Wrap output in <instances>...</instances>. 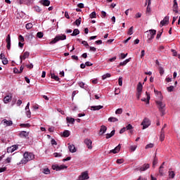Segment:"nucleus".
Segmentation results:
<instances>
[{
	"label": "nucleus",
	"mask_w": 180,
	"mask_h": 180,
	"mask_svg": "<svg viewBox=\"0 0 180 180\" xmlns=\"http://www.w3.org/2000/svg\"><path fill=\"white\" fill-rule=\"evenodd\" d=\"M165 139V131H164V128H162L160 131V141H164Z\"/></svg>",
	"instance_id": "obj_15"
},
{
	"label": "nucleus",
	"mask_w": 180,
	"mask_h": 180,
	"mask_svg": "<svg viewBox=\"0 0 180 180\" xmlns=\"http://www.w3.org/2000/svg\"><path fill=\"white\" fill-rule=\"evenodd\" d=\"M68 148L70 153H77V148H75V146H74V144L69 145Z\"/></svg>",
	"instance_id": "obj_22"
},
{
	"label": "nucleus",
	"mask_w": 180,
	"mask_h": 180,
	"mask_svg": "<svg viewBox=\"0 0 180 180\" xmlns=\"http://www.w3.org/2000/svg\"><path fill=\"white\" fill-rule=\"evenodd\" d=\"M43 36H44V34L41 32H39L37 34V37H38L39 39L43 38Z\"/></svg>",
	"instance_id": "obj_43"
},
{
	"label": "nucleus",
	"mask_w": 180,
	"mask_h": 180,
	"mask_svg": "<svg viewBox=\"0 0 180 180\" xmlns=\"http://www.w3.org/2000/svg\"><path fill=\"white\" fill-rule=\"evenodd\" d=\"M126 130H131L133 129V126L131 124H129L126 127Z\"/></svg>",
	"instance_id": "obj_48"
},
{
	"label": "nucleus",
	"mask_w": 180,
	"mask_h": 180,
	"mask_svg": "<svg viewBox=\"0 0 180 180\" xmlns=\"http://www.w3.org/2000/svg\"><path fill=\"white\" fill-rule=\"evenodd\" d=\"M6 43H7V50H11V34H8L6 39Z\"/></svg>",
	"instance_id": "obj_11"
},
{
	"label": "nucleus",
	"mask_w": 180,
	"mask_h": 180,
	"mask_svg": "<svg viewBox=\"0 0 180 180\" xmlns=\"http://www.w3.org/2000/svg\"><path fill=\"white\" fill-rule=\"evenodd\" d=\"M118 84H119L120 86H122V85H123V78L120 77L118 79Z\"/></svg>",
	"instance_id": "obj_47"
},
{
	"label": "nucleus",
	"mask_w": 180,
	"mask_h": 180,
	"mask_svg": "<svg viewBox=\"0 0 180 180\" xmlns=\"http://www.w3.org/2000/svg\"><path fill=\"white\" fill-rule=\"evenodd\" d=\"M133 30H134V28L133 27H131L129 29L127 34H129V36H131V34H133Z\"/></svg>",
	"instance_id": "obj_40"
},
{
	"label": "nucleus",
	"mask_w": 180,
	"mask_h": 180,
	"mask_svg": "<svg viewBox=\"0 0 180 180\" xmlns=\"http://www.w3.org/2000/svg\"><path fill=\"white\" fill-rule=\"evenodd\" d=\"M153 147H154V144L153 143H149L148 145L146 146L145 148H153Z\"/></svg>",
	"instance_id": "obj_50"
},
{
	"label": "nucleus",
	"mask_w": 180,
	"mask_h": 180,
	"mask_svg": "<svg viewBox=\"0 0 180 180\" xmlns=\"http://www.w3.org/2000/svg\"><path fill=\"white\" fill-rule=\"evenodd\" d=\"M178 9H179L178 6H173L174 12H175L176 13H178Z\"/></svg>",
	"instance_id": "obj_51"
},
{
	"label": "nucleus",
	"mask_w": 180,
	"mask_h": 180,
	"mask_svg": "<svg viewBox=\"0 0 180 180\" xmlns=\"http://www.w3.org/2000/svg\"><path fill=\"white\" fill-rule=\"evenodd\" d=\"M82 44H84L85 47H89V44H88V42L86 41H82Z\"/></svg>",
	"instance_id": "obj_55"
},
{
	"label": "nucleus",
	"mask_w": 180,
	"mask_h": 180,
	"mask_svg": "<svg viewBox=\"0 0 180 180\" xmlns=\"http://www.w3.org/2000/svg\"><path fill=\"white\" fill-rule=\"evenodd\" d=\"M43 172H44L46 175H49V174H50V169H49V168H45V169H44Z\"/></svg>",
	"instance_id": "obj_42"
},
{
	"label": "nucleus",
	"mask_w": 180,
	"mask_h": 180,
	"mask_svg": "<svg viewBox=\"0 0 180 180\" xmlns=\"http://www.w3.org/2000/svg\"><path fill=\"white\" fill-rule=\"evenodd\" d=\"M67 168L68 167L64 165H62L60 166H58V165L52 166V169H53V171H61V169H65Z\"/></svg>",
	"instance_id": "obj_6"
},
{
	"label": "nucleus",
	"mask_w": 180,
	"mask_h": 180,
	"mask_svg": "<svg viewBox=\"0 0 180 180\" xmlns=\"http://www.w3.org/2000/svg\"><path fill=\"white\" fill-rule=\"evenodd\" d=\"M20 136L22 139H27V137H29V132L22 131L20 133Z\"/></svg>",
	"instance_id": "obj_17"
},
{
	"label": "nucleus",
	"mask_w": 180,
	"mask_h": 180,
	"mask_svg": "<svg viewBox=\"0 0 180 180\" xmlns=\"http://www.w3.org/2000/svg\"><path fill=\"white\" fill-rule=\"evenodd\" d=\"M108 122H112L114 123L115 122H119V120L115 117H110L108 118Z\"/></svg>",
	"instance_id": "obj_30"
},
{
	"label": "nucleus",
	"mask_w": 180,
	"mask_h": 180,
	"mask_svg": "<svg viewBox=\"0 0 180 180\" xmlns=\"http://www.w3.org/2000/svg\"><path fill=\"white\" fill-rule=\"evenodd\" d=\"M78 8H80V9H82L84 8V4L80 3L77 5Z\"/></svg>",
	"instance_id": "obj_64"
},
{
	"label": "nucleus",
	"mask_w": 180,
	"mask_h": 180,
	"mask_svg": "<svg viewBox=\"0 0 180 180\" xmlns=\"http://www.w3.org/2000/svg\"><path fill=\"white\" fill-rule=\"evenodd\" d=\"M103 105H93L91 106V110H101V109H103Z\"/></svg>",
	"instance_id": "obj_21"
},
{
	"label": "nucleus",
	"mask_w": 180,
	"mask_h": 180,
	"mask_svg": "<svg viewBox=\"0 0 180 180\" xmlns=\"http://www.w3.org/2000/svg\"><path fill=\"white\" fill-rule=\"evenodd\" d=\"M123 162H124V160H123V159L117 160V164H123Z\"/></svg>",
	"instance_id": "obj_54"
},
{
	"label": "nucleus",
	"mask_w": 180,
	"mask_h": 180,
	"mask_svg": "<svg viewBox=\"0 0 180 180\" xmlns=\"http://www.w3.org/2000/svg\"><path fill=\"white\" fill-rule=\"evenodd\" d=\"M159 72L160 75H164V68H162V67H159Z\"/></svg>",
	"instance_id": "obj_49"
},
{
	"label": "nucleus",
	"mask_w": 180,
	"mask_h": 180,
	"mask_svg": "<svg viewBox=\"0 0 180 180\" xmlns=\"http://www.w3.org/2000/svg\"><path fill=\"white\" fill-rule=\"evenodd\" d=\"M66 39L67 36H65V34L58 35L49 43V44H56L57 41H60V40H65Z\"/></svg>",
	"instance_id": "obj_4"
},
{
	"label": "nucleus",
	"mask_w": 180,
	"mask_h": 180,
	"mask_svg": "<svg viewBox=\"0 0 180 180\" xmlns=\"http://www.w3.org/2000/svg\"><path fill=\"white\" fill-rule=\"evenodd\" d=\"M79 33V30L75 29L73 32L71 34V36H78Z\"/></svg>",
	"instance_id": "obj_32"
},
{
	"label": "nucleus",
	"mask_w": 180,
	"mask_h": 180,
	"mask_svg": "<svg viewBox=\"0 0 180 180\" xmlns=\"http://www.w3.org/2000/svg\"><path fill=\"white\" fill-rule=\"evenodd\" d=\"M155 103L158 105L159 111L161 113V116H164V115H165V103H162V101H156Z\"/></svg>",
	"instance_id": "obj_2"
},
{
	"label": "nucleus",
	"mask_w": 180,
	"mask_h": 180,
	"mask_svg": "<svg viewBox=\"0 0 180 180\" xmlns=\"http://www.w3.org/2000/svg\"><path fill=\"white\" fill-rule=\"evenodd\" d=\"M150 33L149 34H148V40L147 42L148 43H151V40H153V39H154L155 34H157V30H149L148 31H147V33Z\"/></svg>",
	"instance_id": "obj_3"
},
{
	"label": "nucleus",
	"mask_w": 180,
	"mask_h": 180,
	"mask_svg": "<svg viewBox=\"0 0 180 180\" xmlns=\"http://www.w3.org/2000/svg\"><path fill=\"white\" fill-rule=\"evenodd\" d=\"M116 131L115 130H112L110 134H106V136H105V139H110V137H113V136H115V133Z\"/></svg>",
	"instance_id": "obj_27"
},
{
	"label": "nucleus",
	"mask_w": 180,
	"mask_h": 180,
	"mask_svg": "<svg viewBox=\"0 0 180 180\" xmlns=\"http://www.w3.org/2000/svg\"><path fill=\"white\" fill-rule=\"evenodd\" d=\"M150 168V165L149 164H144L142 167L139 168V171L142 172L143 171H147Z\"/></svg>",
	"instance_id": "obj_19"
},
{
	"label": "nucleus",
	"mask_w": 180,
	"mask_h": 180,
	"mask_svg": "<svg viewBox=\"0 0 180 180\" xmlns=\"http://www.w3.org/2000/svg\"><path fill=\"white\" fill-rule=\"evenodd\" d=\"M2 60V63L4 65H6V64H8L9 63V61L8 60V58L4 57Z\"/></svg>",
	"instance_id": "obj_38"
},
{
	"label": "nucleus",
	"mask_w": 180,
	"mask_h": 180,
	"mask_svg": "<svg viewBox=\"0 0 180 180\" xmlns=\"http://www.w3.org/2000/svg\"><path fill=\"white\" fill-rule=\"evenodd\" d=\"M158 160H157L155 158H154L153 161V168H155L156 164H158Z\"/></svg>",
	"instance_id": "obj_46"
},
{
	"label": "nucleus",
	"mask_w": 180,
	"mask_h": 180,
	"mask_svg": "<svg viewBox=\"0 0 180 180\" xmlns=\"http://www.w3.org/2000/svg\"><path fill=\"white\" fill-rule=\"evenodd\" d=\"M29 126H30V124H20L21 127H29Z\"/></svg>",
	"instance_id": "obj_61"
},
{
	"label": "nucleus",
	"mask_w": 180,
	"mask_h": 180,
	"mask_svg": "<svg viewBox=\"0 0 180 180\" xmlns=\"http://www.w3.org/2000/svg\"><path fill=\"white\" fill-rule=\"evenodd\" d=\"M19 148L18 145H14L7 148V153H13V151H16V150Z\"/></svg>",
	"instance_id": "obj_10"
},
{
	"label": "nucleus",
	"mask_w": 180,
	"mask_h": 180,
	"mask_svg": "<svg viewBox=\"0 0 180 180\" xmlns=\"http://www.w3.org/2000/svg\"><path fill=\"white\" fill-rule=\"evenodd\" d=\"M89 49H90V51H94V52L96 51V48L94 46H90Z\"/></svg>",
	"instance_id": "obj_62"
},
{
	"label": "nucleus",
	"mask_w": 180,
	"mask_h": 180,
	"mask_svg": "<svg viewBox=\"0 0 180 180\" xmlns=\"http://www.w3.org/2000/svg\"><path fill=\"white\" fill-rule=\"evenodd\" d=\"M13 96L12 94L6 96L4 98V103H9L12 101Z\"/></svg>",
	"instance_id": "obj_13"
},
{
	"label": "nucleus",
	"mask_w": 180,
	"mask_h": 180,
	"mask_svg": "<svg viewBox=\"0 0 180 180\" xmlns=\"http://www.w3.org/2000/svg\"><path fill=\"white\" fill-rule=\"evenodd\" d=\"M29 56H30V53H29L28 51L24 52L23 55L20 56V63H23L22 60H26V58H29Z\"/></svg>",
	"instance_id": "obj_9"
},
{
	"label": "nucleus",
	"mask_w": 180,
	"mask_h": 180,
	"mask_svg": "<svg viewBox=\"0 0 180 180\" xmlns=\"http://www.w3.org/2000/svg\"><path fill=\"white\" fill-rule=\"evenodd\" d=\"M13 72H14V74H20V72L19 69H18L16 68H15L13 69Z\"/></svg>",
	"instance_id": "obj_53"
},
{
	"label": "nucleus",
	"mask_w": 180,
	"mask_h": 180,
	"mask_svg": "<svg viewBox=\"0 0 180 180\" xmlns=\"http://www.w3.org/2000/svg\"><path fill=\"white\" fill-rule=\"evenodd\" d=\"M106 130H108V127H106L105 125H102L99 131L100 136L105 134V133H106Z\"/></svg>",
	"instance_id": "obj_12"
},
{
	"label": "nucleus",
	"mask_w": 180,
	"mask_h": 180,
	"mask_svg": "<svg viewBox=\"0 0 180 180\" xmlns=\"http://www.w3.org/2000/svg\"><path fill=\"white\" fill-rule=\"evenodd\" d=\"M26 37L29 41H32V40H33V38L34 37V36L33 35V34L30 33V34H28L26 36Z\"/></svg>",
	"instance_id": "obj_29"
},
{
	"label": "nucleus",
	"mask_w": 180,
	"mask_h": 180,
	"mask_svg": "<svg viewBox=\"0 0 180 180\" xmlns=\"http://www.w3.org/2000/svg\"><path fill=\"white\" fill-rule=\"evenodd\" d=\"M82 21V19L81 18V17H79L78 19H77L74 22V25H76V26H79L81 25Z\"/></svg>",
	"instance_id": "obj_28"
},
{
	"label": "nucleus",
	"mask_w": 180,
	"mask_h": 180,
	"mask_svg": "<svg viewBox=\"0 0 180 180\" xmlns=\"http://www.w3.org/2000/svg\"><path fill=\"white\" fill-rule=\"evenodd\" d=\"M51 79H55V81H60V77L56 75L54 73H51Z\"/></svg>",
	"instance_id": "obj_26"
},
{
	"label": "nucleus",
	"mask_w": 180,
	"mask_h": 180,
	"mask_svg": "<svg viewBox=\"0 0 180 180\" xmlns=\"http://www.w3.org/2000/svg\"><path fill=\"white\" fill-rule=\"evenodd\" d=\"M141 124L143 126V130H145L151 124V122L148 118H144Z\"/></svg>",
	"instance_id": "obj_5"
},
{
	"label": "nucleus",
	"mask_w": 180,
	"mask_h": 180,
	"mask_svg": "<svg viewBox=\"0 0 180 180\" xmlns=\"http://www.w3.org/2000/svg\"><path fill=\"white\" fill-rule=\"evenodd\" d=\"M78 84L80 86V88H83L84 89H85V83L82 82H79Z\"/></svg>",
	"instance_id": "obj_45"
},
{
	"label": "nucleus",
	"mask_w": 180,
	"mask_h": 180,
	"mask_svg": "<svg viewBox=\"0 0 180 180\" xmlns=\"http://www.w3.org/2000/svg\"><path fill=\"white\" fill-rule=\"evenodd\" d=\"M146 95H147V98H141V101L142 102H146L147 104L150 103V94H148V92H146Z\"/></svg>",
	"instance_id": "obj_20"
},
{
	"label": "nucleus",
	"mask_w": 180,
	"mask_h": 180,
	"mask_svg": "<svg viewBox=\"0 0 180 180\" xmlns=\"http://www.w3.org/2000/svg\"><path fill=\"white\" fill-rule=\"evenodd\" d=\"M84 144H86L87 148H89V150H92V140L89 139H86L84 140Z\"/></svg>",
	"instance_id": "obj_8"
},
{
	"label": "nucleus",
	"mask_w": 180,
	"mask_h": 180,
	"mask_svg": "<svg viewBox=\"0 0 180 180\" xmlns=\"http://www.w3.org/2000/svg\"><path fill=\"white\" fill-rule=\"evenodd\" d=\"M41 4L44 6H50V1L49 0H42V1H41Z\"/></svg>",
	"instance_id": "obj_24"
},
{
	"label": "nucleus",
	"mask_w": 180,
	"mask_h": 180,
	"mask_svg": "<svg viewBox=\"0 0 180 180\" xmlns=\"http://www.w3.org/2000/svg\"><path fill=\"white\" fill-rule=\"evenodd\" d=\"M141 93L142 92L137 91V93H136V98H137L138 100L140 99V96H141Z\"/></svg>",
	"instance_id": "obj_56"
},
{
	"label": "nucleus",
	"mask_w": 180,
	"mask_h": 180,
	"mask_svg": "<svg viewBox=\"0 0 180 180\" xmlns=\"http://www.w3.org/2000/svg\"><path fill=\"white\" fill-rule=\"evenodd\" d=\"M137 92H143V84L141 82H139L136 87Z\"/></svg>",
	"instance_id": "obj_23"
},
{
	"label": "nucleus",
	"mask_w": 180,
	"mask_h": 180,
	"mask_svg": "<svg viewBox=\"0 0 180 180\" xmlns=\"http://www.w3.org/2000/svg\"><path fill=\"white\" fill-rule=\"evenodd\" d=\"M101 17L102 18H106V12L101 11Z\"/></svg>",
	"instance_id": "obj_63"
},
{
	"label": "nucleus",
	"mask_w": 180,
	"mask_h": 180,
	"mask_svg": "<svg viewBox=\"0 0 180 180\" xmlns=\"http://www.w3.org/2000/svg\"><path fill=\"white\" fill-rule=\"evenodd\" d=\"M120 144H119L117 147H115L114 149L110 150V153H112V154H117V153H119V151H120Z\"/></svg>",
	"instance_id": "obj_14"
},
{
	"label": "nucleus",
	"mask_w": 180,
	"mask_h": 180,
	"mask_svg": "<svg viewBox=\"0 0 180 180\" xmlns=\"http://www.w3.org/2000/svg\"><path fill=\"white\" fill-rule=\"evenodd\" d=\"M123 113V109L122 108H118L115 111L116 115H122Z\"/></svg>",
	"instance_id": "obj_37"
},
{
	"label": "nucleus",
	"mask_w": 180,
	"mask_h": 180,
	"mask_svg": "<svg viewBox=\"0 0 180 180\" xmlns=\"http://www.w3.org/2000/svg\"><path fill=\"white\" fill-rule=\"evenodd\" d=\"M150 12H151V7H150V6H148L146 8V13H150Z\"/></svg>",
	"instance_id": "obj_58"
},
{
	"label": "nucleus",
	"mask_w": 180,
	"mask_h": 180,
	"mask_svg": "<svg viewBox=\"0 0 180 180\" xmlns=\"http://www.w3.org/2000/svg\"><path fill=\"white\" fill-rule=\"evenodd\" d=\"M111 75L110 73H106L105 75H103L102 79H106V78H110Z\"/></svg>",
	"instance_id": "obj_41"
},
{
	"label": "nucleus",
	"mask_w": 180,
	"mask_h": 180,
	"mask_svg": "<svg viewBox=\"0 0 180 180\" xmlns=\"http://www.w3.org/2000/svg\"><path fill=\"white\" fill-rule=\"evenodd\" d=\"M2 123H4V126H12L13 124L11 120H7L6 119L3 120Z\"/></svg>",
	"instance_id": "obj_18"
},
{
	"label": "nucleus",
	"mask_w": 180,
	"mask_h": 180,
	"mask_svg": "<svg viewBox=\"0 0 180 180\" xmlns=\"http://www.w3.org/2000/svg\"><path fill=\"white\" fill-rule=\"evenodd\" d=\"M25 67H26L27 68H30V70H32V68H33V64L31 63V64H30V65H26Z\"/></svg>",
	"instance_id": "obj_57"
},
{
	"label": "nucleus",
	"mask_w": 180,
	"mask_h": 180,
	"mask_svg": "<svg viewBox=\"0 0 180 180\" xmlns=\"http://www.w3.org/2000/svg\"><path fill=\"white\" fill-rule=\"evenodd\" d=\"M163 168L164 167L162 165H161L159 168V174L161 176H164V170H162Z\"/></svg>",
	"instance_id": "obj_33"
},
{
	"label": "nucleus",
	"mask_w": 180,
	"mask_h": 180,
	"mask_svg": "<svg viewBox=\"0 0 180 180\" xmlns=\"http://www.w3.org/2000/svg\"><path fill=\"white\" fill-rule=\"evenodd\" d=\"M168 92H172V91H174V86H170L169 87L167 88Z\"/></svg>",
	"instance_id": "obj_52"
},
{
	"label": "nucleus",
	"mask_w": 180,
	"mask_h": 180,
	"mask_svg": "<svg viewBox=\"0 0 180 180\" xmlns=\"http://www.w3.org/2000/svg\"><path fill=\"white\" fill-rule=\"evenodd\" d=\"M89 179V176L88 175L87 172H82V174L79 176L77 180H85Z\"/></svg>",
	"instance_id": "obj_7"
},
{
	"label": "nucleus",
	"mask_w": 180,
	"mask_h": 180,
	"mask_svg": "<svg viewBox=\"0 0 180 180\" xmlns=\"http://www.w3.org/2000/svg\"><path fill=\"white\" fill-rule=\"evenodd\" d=\"M66 121L68 122V123H70L71 124H74V123L75 122V119H74L72 117H66Z\"/></svg>",
	"instance_id": "obj_25"
},
{
	"label": "nucleus",
	"mask_w": 180,
	"mask_h": 180,
	"mask_svg": "<svg viewBox=\"0 0 180 180\" xmlns=\"http://www.w3.org/2000/svg\"><path fill=\"white\" fill-rule=\"evenodd\" d=\"M63 137H70V131L65 130L63 134Z\"/></svg>",
	"instance_id": "obj_34"
},
{
	"label": "nucleus",
	"mask_w": 180,
	"mask_h": 180,
	"mask_svg": "<svg viewBox=\"0 0 180 180\" xmlns=\"http://www.w3.org/2000/svg\"><path fill=\"white\" fill-rule=\"evenodd\" d=\"M162 34V30L158 32L157 36H156V39L159 40V39L161 37Z\"/></svg>",
	"instance_id": "obj_39"
},
{
	"label": "nucleus",
	"mask_w": 180,
	"mask_h": 180,
	"mask_svg": "<svg viewBox=\"0 0 180 180\" xmlns=\"http://www.w3.org/2000/svg\"><path fill=\"white\" fill-rule=\"evenodd\" d=\"M169 22V17L166 16L165 17V18L160 22V25H162V26H165V25H167V23H168Z\"/></svg>",
	"instance_id": "obj_16"
},
{
	"label": "nucleus",
	"mask_w": 180,
	"mask_h": 180,
	"mask_svg": "<svg viewBox=\"0 0 180 180\" xmlns=\"http://www.w3.org/2000/svg\"><path fill=\"white\" fill-rule=\"evenodd\" d=\"M54 157L57 158V157H61V153H53Z\"/></svg>",
	"instance_id": "obj_60"
},
{
	"label": "nucleus",
	"mask_w": 180,
	"mask_h": 180,
	"mask_svg": "<svg viewBox=\"0 0 180 180\" xmlns=\"http://www.w3.org/2000/svg\"><path fill=\"white\" fill-rule=\"evenodd\" d=\"M169 178H172V179L175 178V172L174 171H169Z\"/></svg>",
	"instance_id": "obj_31"
},
{
	"label": "nucleus",
	"mask_w": 180,
	"mask_h": 180,
	"mask_svg": "<svg viewBox=\"0 0 180 180\" xmlns=\"http://www.w3.org/2000/svg\"><path fill=\"white\" fill-rule=\"evenodd\" d=\"M18 40L20 42L23 43V41H25V37H23V36L22 35H19Z\"/></svg>",
	"instance_id": "obj_44"
},
{
	"label": "nucleus",
	"mask_w": 180,
	"mask_h": 180,
	"mask_svg": "<svg viewBox=\"0 0 180 180\" xmlns=\"http://www.w3.org/2000/svg\"><path fill=\"white\" fill-rule=\"evenodd\" d=\"M25 27L27 30H30V29H32V27H33V24H32L30 22L27 23V24H26Z\"/></svg>",
	"instance_id": "obj_36"
},
{
	"label": "nucleus",
	"mask_w": 180,
	"mask_h": 180,
	"mask_svg": "<svg viewBox=\"0 0 180 180\" xmlns=\"http://www.w3.org/2000/svg\"><path fill=\"white\" fill-rule=\"evenodd\" d=\"M26 115H27V117H30V116L32 115V112H30V110H27Z\"/></svg>",
	"instance_id": "obj_59"
},
{
	"label": "nucleus",
	"mask_w": 180,
	"mask_h": 180,
	"mask_svg": "<svg viewBox=\"0 0 180 180\" xmlns=\"http://www.w3.org/2000/svg\"><path fill=\"white\" fill-rule=\"evenodd\" d=\"M23 157L24 159L20 161V164H27L29 161L34 160V155L32 153L25 152Z\"/></svg>",
	"instance_id": "obj_1"
},
{
	"label": "nucleus",
	"mask_w": 180,
	"mask_h": 180,
	"mask_svg": "<svg viewBox=\"0 0 180 180\" xmlns=\"http://www.w3.org/2000/svg\"><path fill=\"white\" fill-rule=\"evenodd\" d=\"M89 18L91 19H94L96 18V12L93 11L90 15H89Z\"/></svg>",
	"instance_id": "obj_35"
}]
</instances>
